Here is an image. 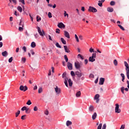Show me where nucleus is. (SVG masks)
I'll return each instance as SVG.
<instances>
[{"instance_id": "63", "label": "nucleus", "mask_w": 129, "mask_h": 129, "mask_svg": "<svg viewBox=\"0 0 129 129\" xmlns=\"http://www.w3.org/2000/svg\"><path fill=\"white\" fill-rule=\"evenodd\" d=\"M120 76L122 77V78H125V77L124 76V74H121Z\"/></svg>"}, {"instance_id": "21", "label": "nucleus", "mask_w": 129, "mask_h": 129, "mask_svg": "<svg viewBox=\"0 0 129 129\" xmlns=\"http://www.w3.org/2000/svg\"><path fill=\"white\" fill-rule=\"evenodd\" d=\"M17 10L20 12V13H22L23 12V8L21 6H18L17 7Z\"/></svg>"}, {"instance_id": "28", "label": "nucleus", "mask_w": 129, "mask_h": 129, "mask_svg": "<svg viewBox=\"0 0 129 129\" xmlns=\"http://www.w3.org/2000/svg\"><path fill=\"white\" fill-rule=\"evenodd\" d=\"M19 26H21L22 28H24V23L22 22V20H20Z\"/></svg>"}, {"instance_id": "44", "label": "nucleus", "mask_w": 129, "mask_h": 129, "mask_svg": "<svg viewBox=\"0 0 129 129\" xmlns=\"http://www.w3.org/2000/svg\"><path fill=\"white\" fill-rule=\"evenodd\" d=\"M55 46H56V47H57V48H61V45H60V44H59V43H58V42H57L56 43Z\"/></svg>"}, {"instance_id": "6", "label": "nucleus", "mask_w": 129, "mask_h": 129, "mask_svg": "<svg viewBox=\"0 0 129 129\" xmlns=\"http://www.w3.org/2000/svg\"><path fill=\"white\" fill-rule=\"evenodd\" d=\"M19 89L21 91H24L25 92V91H27V90H28V87H27V86H24L23 85H21L20 86Z\"/></svg>"}, {"instance_id": "57", "label": "nucleus", "mask_w": 129, "mask_h": 129, "mask_svg": "<svg viewBox=\"0 0 129 129\" xmlns=\"http://www.w3.org/2000/svg\"><path fill=\"white\" fill-rule=\"evenodd\" d=\"M19 1L23 4V5H25V0H19Z\"/></svg>"}, {"instance_id": "4", "label": "nucleus", "mask_w": 129, "mask_h": 129, "mask_svg": "<svg viewBox=\"0 0 129 129\" xmlns=\"http://www.w3.org/2000/svg\"><path fill=\"white\" fill-rule=\"evenodd\" d=\"M89 12L92 13H97V9L93 7L90 6L88 9Z\"/></svg>"}, {"instance_id": "13", "label": "nucleus", "mask_w": 129, "mask_h": 129, "mask_svg": "<svg viewBox=\"0 0 129 129\" xmlns=\"http://www.w3.org/2000/svg\"><path fill=\"white\" fill-rule=\"evenodd\" d=\"M63 48H64L65 52H66V53H70V50L68 49L67 46H63Z\"/></svg>"}, {"instance_id": "1", "label": "nucleus", "mask_w": 129, "mask_h": 129, "mask_svg": "<svg viewBox=\"0 0 129 129\" xmlns=\"http://www.w3.org/2000/svg\"><path fill=\"white\" fill-rule=\"evenodd\" d=\"M95 58H96V53H93L92 56H90L89 58V62H94L95 61Z\"/></svg>"}, {"instance_id": "9", "label": "nucleus", "mask_w": 129, "mask_h": 129, "mask_svg": "<svg viewBox=\"0 0 129 129\" xmlns=\"http://www.w3.org/2000/svg\"><path fill=\"white\" fill-rule=\"evenodd\" d=\"M105 80V79L103 78H100L99 84L100 85H103Z\"/></svg>"}, {"instance_id": "61", "label": "nucleus", "mask_w": 129, "mask_h": 129, "mask_svg": "<svg viewBox=\"0 0 129 129\" xmlns=\"http://www.w3.org/2000/svg\"><path fill=\"white\" fill-rule=\"evenodd\" d=\"M98 6H99V7H102V3H101H101H99L98 4Z\"/></svg>"}, {"instance_id": "46", "label": "nucleus", "mask_w": 129, "mask_h": 129, "mask_svg": "<svg viewBox=\"0 0 129 129\" xmlns=\"http://www.w3.org/2000/svg\"><path fill=\"white\" fill-rule=\"evenodd\" d=\"M9 63H12V62H13V57H11L9 59Z\"/></svg>"}, {"instance_id": "56", "label": "nucleus", "mask_w": 129, "mask_h": 129, "mask_svg": "<svg viewBox=\"0 0 129 129\" xmlns=\"http://www.w3.org/2000/svg\"><path fill=\"white\" fill-rule=\"evenodd\" d=\"M125 126V125L124 124H122V125H121L120 129H124Z\"/></svg>"}, {"instance_id": "54", "label": "nucleus", "mask_w": 129, "mask_h": 129, "mask_svg": "<svg viewBox=\"0 0 129 129\" xmlns=\"http://www.w3.org/2000/svg\"><path fill=\"white\" fill-rule=\"evenodd\" d=\"M38 110V107L37 106H35L34 108V111H37Z\"/></svg>"}, {"instance_id": "26", "label": "nucleus", "mask_w": 129, "mask_h": 129, "mask_svg": "<svg viewBox=\"0 0 129 129\" xmlns=\"http://www.w3.org/2000/svg\"><path fill=\"white\" fill-rule=\"evenodd\" d=\"M26 113H30L31 112V109L29 108H26V109L25 110Z\"/></svg>"}, {"instance_id": "19", "label": "nucleus", "mask_w": 129, "mask_h": 129, "mask_svg": "<svg viewBox=\"0 0 129 129\" xmlns=\"http://www.w3.org/2000/svg\"><path fill=\"white\" fill-rule=\"evenodd\" d=\"M7 55H8L7 51H5L2 52V55L4 56V57H7Z\"/></svg>"}, {"instance_id": "30", "label": "nucleus", "mask_w": 129, "mask_h": 129, "mask_svg": "<svg viewBox=\"0 0 129 129\" xmlns=\"http://www.w3.org/2000/svg\"><path fill=\"white\" fill-rule=\"evenodd\" d=\"M21 113V111L20 110H18L16 113V117H18L19 116V114Z\"/></svg>"}, {"instance_id": "40", "label": "nucleus", "mask_w": 129, "mask_h": 129, "mask_svg": "<svg viewBox=\"0 0 129 129\" xmlns=\"http://www.w3.org/2000/svg\"><path fill=\"white\" fill-rule=\"evenodd\" d=\"M121 91L123 94L124 93V87H122L121 88Z\"/></svg>"}, {"instance_id": "20", "label": "nucleus", "mask_w": 129, "mask_h": 129, "mask_svg": "<svg viewBox=\"0 0 129 129\" xmlns=\"http://www.w3.org/2000/svg\"><path fill=\"white\" fill-rule=\"evenodd\" d=\"M68 83H69V86L70 87L72 86L73 83L72 82V81H71L70 79L68 80Z\"/></svg>"}, {"instance_id": "23", "label": "nucleus", "mask_w": 129, "mask_h": 129, "mask_svg": "<svg viewBox=\"0 0 129 129\" xmlns=\"http://www.w3.org/2000/svg\"><path fill=\"white\" fill-rule=\"evenodd\" d=\"M126 70V75H127L129 74V66L127 68H125Z\"/></svg>"}, {"instance_id": "5", "label": "nucleus", "mask_w": 129, "mask_h": 129, "mask_svg": "<svg viewBox=\"0 0 129 129\" xmlns=\"http://www.w3.org/2000/svg\"><path fill=\"white\" fill-rule=\"evenodd\" d=\"M54 88L56 94H60L61 93V89L59 87L55 86V87H54Z\"/></svg>"}, {"instance_id": "51", "label": "nucleus", "mask_w": 129, "mask_h": 129, "mask_svg": "<svg viewBox=\"0 0 129 129\" xmlns=\"http://www.w3.org/2000/svg\"><path fill=\"white\" fill-rule=\"evenodd\" d=\"M89 52H90V53H92V52H94V49H93L92 48H91L89 49Z\"/></svg>"}, {"instance_id": "42", "label": "nucleus", "mask_w": 129, "mask_h": 129, "mask_svg": "<svg viewBox=\"0 0 129 129\" xmlns=\"http://www.w3.org/2000/svg\"><path fill=\"white\" fill-rule=\"evenodd\" d=\"M110 5V6H114V5H115V2H114V1H111Z\"/></svg>"}, {"instance_id": "64", "label": "nucleus", "mask_w": 129, "mask_h": 129, "mask_svg": "<svg viewBox=\"0 0 129 129\" xmlns=\"http://www.w3.org/2000/svg\"><path fill=\"white\" fill-rule=\"evenodd\" d=\"M67 16L68 17V14H67L66 11H64V16L66 17Z\"/></svg>"}, {"instance_id": "25", "label": "nucleus", "mask_w": 129, "mask_h": 129, "mask_svg": "<svg viewBox=\"0 0 129 129\" xmlns=\"http://www.w3.org/2000/svg\"><path fill=\"white\" fill-rule=\"evenodd\" d=\"M31 46L32 48H35V47H36V43H35V42H32L31 43Z\"/></svg>"}, {"instance_id": "10", "label": "nucleus", "mask_w": 129, "mask_h": 129, "mask_svg": "<svg viewBox=\"0 0 129 129\" xmlns=\"http://www.w3.org/2000/svg\"><path fill=\"white\" fill-rule=\"evenodd\" d=\"M75 67L76 68V69H80V68H81L80 63L78 62H75Z\"/></svg>"}, {"instance_id": "49", "label": "nucleus", "mask_w": 129, "mask_h": 129, "mask_svg": "<svg viewBox=\"0 0 129 129\" xmlns=\"http://www.w3.org/2000/svg\"><path fill=\"white\" fill-rule=\"evenodd\" d=\"M55 32H56L57 34H60V29H56Z\"/></svg>"}, {"instance_id": "50", "label": "nucleus", "mask_w": 129, "mask_h": 129, "mask_svg": "<svg viewBox=\"0 0 129 129\" xmlns=\"http://www.w3.org/2000/svg\"><path fill=\"white\" fill-rule=\"evenodd\" d=\"M106 124H104L103 125V126H102V129H106Z\"/></svg>"}, {"instance_id": "32", "label": "nucleus", "mask_w": 129, "mask_h": 129, "mask_svg": "<svg viewBox=\"0 0 129 129\" xmlns=\"http://www.w3.org/2000/svg\"><path fill=\"white\" fill-rule=\"evenodd\" d=\"M26 104H27V105H31V104H32V102H31V100H28V101L26 103Z\"/></svg>"}, {"instance_id": "11", "label": "nucleus", "mask_w": 129, "mask_h": 129, "mask_svg": "<svg viewBox=\"0 0 129 129\" xmlns=\"http://www.w3.org/2000/svg\"><path fill=\"white\" fill-rule=\"evenodd\" d=\"M64 35L66 38H68V39H70V34H69V32L64 31Z\"/></svg>"}, {"instance_id": "39", "label": "nucleus", "mask_w": 129, "mask_h": 129, "mask_svg": "<svg viewBox=\"0 0 129 129\" xmlns=\"http://www.w3.org/2000/svg\"><path fill=\"white\" fill-rule=\"evenodd\" d=\"M48 17L50 19H51V18H52V13H51V12H48Z\"/></svg>"}, {"instance_id": "55", "label": "nucleus", "mask_w": 129, "mask_h": 129, "mask_svg": "<svg viewBox=\"0 0 129 129\" xmlns=\"http://www.w3.org/2000/svg\"><path fill=\"white\" fill-rule=\"evenodd\" d=\"M34 37L35 39H37V38H39V35H38V33H36L35 35H34Z\"/></svg>"}, {"instance_id": "38", "label": "nucleus", "mask_w": 129, "mask_h": 129, "mask_svg": "<svg viewBox=\"0 0 129 129\" xmlns=\"http://www.w3.org/2000/svg\"><path fill=\"white\" fill-rule=\"evenodd\" d=\"M26 60H27V59L25 57L22 58V61L23 62V63H26Z\"/></svg>"}, {"instance_id": "3", "label": "nucleus", "mask_w": 129, "mask_h": 129, "mask_svg": "<svg viewBox=\"0 0 129 129\" xmlns=\"http://www.w3.org/2000/svg\"><path fill=\"white\" fill-rule=\"evenodd\" d=\"M121 111V110H120V109H119V105H118V104H115V112H116V113H120V112Z\"/></svg>"}, {"instance_id": "31", "label": "nucleus", "mask_w": 129, "mask_h": 129, "mask_svg": "<svg viewBox=\"0 0 129 129\" xmlns=\"http://www.w3.org/2000/svg\"><path fill=\"white\" fill-rule=\"evenodd\" d=\"M43 91V89L42 88V87H40L38 89V93H42Z\"/></svg>"}, {"instance_id": "35", "label": "nucleus", "mask_w": 129, "mask_h": 129, "mask_svg": "<svg viewBox=\"0 0 129 129\" xmlns=\"http://www.w3.org/2000/svg\"><path fill=\"white\" fill-rule=\"evenodd\" d=\"M75 39L77 41V42H79V39L78 38V36H77V34L75 35Z\"/></svg>"}, {"instance_id": "29", "label": "nucleus", "mask_w": 129, "mask_h": 129, "mask_svg": "<svg viewBox=\"0 0 129 129\" xmlns=\"http://www.w3.org/2000/svg\"><path fill=\"white\" fill-rule=\"evenodd\" d=\"M94 99H99V94H97L94 97Z\"/></svg>"}, {"instance_id": "7", "label": "nucleus", "mask_w": 129, "mask_h": 129, "mask_svg": "<svg viewBox=\"0 0 129 129\" xmlns=\"http://www.w3.org/2000/svg\"><path fill=\"white\" fill-rule=\"evenodd\" d=\"M57 27H58V28L60 29H64L65 28V25L63 24V23L60 22L58 24Z\"/></svg>"}, {"instance_id": "36", "label": "nucleus", "mask_w": 129, "mask_h": 129, "mask_svg": "<svg viewBox=\"0 0 129 129\" xmlns=\"http://www.w3.org/2000/svg\"><path fill=\"white\" fill-rule=\"evenodd\" d=\"M102 127V123H100L98 126L97 129H101Z\"/></svg>"}, {"instance_id": "53", "label": "nucleus", "mask_w": 129, "mask_h": 129, "mask_svg": "<svg viewBox=\"0 0 129 129\" xmlns=\"http://www.w3.org/2000/svg\"><path fill=\"white\" fill-rule=\"evenodd\" d=\"M90 78H94V75L92 74H91L89 76Z\"/></svg>"}, {"instance_id": "33", "label": "nucleus", "mask_w": 129, "mask_h": 129, "mask_svg": "<svg viewBox=\"0 0 129 129\" xmlns=\"http://www.w3.org/2000/svg\"><path fill=\"white\" fill-rule=\"evenodd\" d=\"M113 63L115 66H117V60L116 59H114L113 61Z\"/></svg>"}, {"instance_id": "8", "label": "nucleus", "mask_w": 129, "mask_h": 129, "mask_svg": "<svg viewBox=\"0 0 129 129\" xmlns=\"http://www.w3.org/2000/svg\"><path fill=\"white\" fill-rule=\"evenodd\" d=\"M68 68L69 70H72L73 69V66L70 62H68Z\"/></svg>"}, {"instance_id": "59", "label": "nucleus", "mask_w": 129, "mask_h": 129, "mask_svg": "<svg viewBox=\"0 0 129 129\" xmlns=\"http://www.w3.org/2000/svg\"><path fill=\"white\" fill-rule=\"evenodd\" d=\"M4 45L3 42H0V48H2Z\"/></svg>"}, {"instance_id": "45", "label": "nucleus", "mask_w": 129, "mask_h": 129, "mask_svg": "<svg viewBox=\"0 0 129 129\" xmlns=\"http://www.w3.org/2000/svg\"><path fill=\"white\" fill-rule=\"evenodd\" d=\"M26 109H27V107L26 106H24L21 108V110H22V111H24V110H26Z\"/></svg>"}, {"instance_id": "62", "label": "nucleus", "mask_w": 129, "mask_h": 129, "mask_svg": "<svg viewBox=\"0 0 129 129\" xmlns=\"http://www.w3.org/2000/svg\"><path fill=\"white\" fill-rule=\"evenodd\" d=\"M98 82V77L95 80V84H97V83Z\"/></svg>"}, {"instance_id": "17", "label": "nucleus", "mask_w": 129, "mask_h": 129, "mask_svg": "<svg viewBox=\"0 0 129 129\" xmlns=\"http://www.w3.org/2000/svg\"><path fill=\"white\" fill-rule=\"evenodd\" d=\"M89 110L91 112L93 111V110H94V107H93V105H90L89 108Z\"/></svg>"}, {"instance_id": "52", "label": "nucleus", "mask_w": 129, "mask_h": 129, "mask_svg": "<svg viewBox=\"0 0 129 129\" xmlns=\"http://www.w3.org/2000/svg\"><path fill=\"white\" fill-rule=\"evenodd\" d=\"M23 50L24 51V52H27V47H26V46H24L22 48Z\"/></svg>"}, {"instance_id": "60", "label": "nucleus", "mask_w": 129, "mask_h": 129, "mask_svg": "<svg viewBox=\"0 0 129 129\" xmlns=\"http://www.w3.org/2000/svg\"><path fill=\"white\" fill-rule=\"evenodd\" d=\"M81 11H82V12H84L85 11V8H84V7H82Z\"/></svg>"}, {"instance_id": "15", "label": "nucleus", "mask_w": 129, "mask_h": 129, "mask_svg": "<svg viewBox=\"0 0 129 129\" xmlns=\"http://www.w3.org/2000/svg\"><path fill=\"white\" fill-rule=\"evenodd\" d=\"M97 116V113H96V112H94L92 116V119H93V120L95 119V118H96Z\"/></svg>"}, {"instance_id": "58", "label": "nucleus", "mask_w": 129, "mask_h": 129, "mask_svg": "<svg viewBox=\"0 0 129 129\" xmlns=\"http://www.w3.org/2000/svg\"><path fill=\"white\" fill-rule=\"evenodd\" d=\"M62 78H64V77H66V73H64L62 75Z\"/></svg>"}, {"instance_id": "2", "label": "nucleus", "mask_w": 129, "mask_h": 129, "mask_svg": "<svg viewBox=\"0 0 129 129\" xmlns=\"http://www.w3.org/2000/svg\"><path fill=\"white\" fill-rule=\"evenodd\" d=\"M37 31L39 34L40 36H43L45 35V32L43 30L41 29V28L37 27Z\"/></svg>"}, {"instance_id": "43", "label": "nucleus", "mask_w": 129, "mask_h": 129, "mask_svg": "<svg viewBox=\"0 0 129 129\" xmlns=\"http://www.w3.org/2000/svg\"><path fill=\"white\" fill-rule=\"evenodd\" d=\"M37 22H40L41 21V17H39V16H37L36 17Z\"/></svg>"}, {"instance_id": "41", "label": "nucleus", "mask_w": 129, "mask_h": 129, "mask_svg": "<svg viewBox=\"0 0 129 129\" xmlns=\"http://www.w3.org/2000/svg\"><path fill=\"white\" fill-rule=\"evenodd\" d=\"M19 30L20 32H23V31H24V28H23V27H19Z\"/></svg>"}, {"instance_id": "16", "label": "nucleus", "mask_w": 129, "mask_h": 129, "mask_svg": "<svg viewBox=\"0 0 129 129\" xmlns=\"http://www.w3.org/2000/svg\"><path fill=\"white\" fill-rule=\"evenodd\" d=\"M107 12H108L109 13H112V12H113V8H107Z\"/></svg>"}, {"instance_id": "48", "label": "nucleus", "mask_w": 129, "mask_h": 129, "mask_svg": "<svg viewBox=\"0 0 129 129\" xmlns=\"http://www.w3.org/2000/svg\"><path fill=\"white\" fill-rule=\"evenodd\" d=\"M26 116H27L26 115H22V116H21V119H23V120L25 119L26 118H25V117H26Z\"/></svg>"}, {"instance_id": "24", "label": "nucleus", "mask_w": 129, "mask_h": 129, "mask_svg": "<svg viewBox=\"0 0 129 129\" xmlns=\"http://www.w3.org/2000/svg\"><path fill=\"white\" fill-rule=\"evenodd\" d=\"M61 41L63 45H66V40H64V38H61Z\"/></svg>"}, {"instance_id": "22", "label": "nucleus", "mask_w": 129, "mask_h": 129, "mask_svg": "<svg viewBox=\"0 0 129 129\" xmlns=\"http://www.w3.org/2000/svg\"><path fill=\"white\" fill-rule=\"evenodd\" d=\"M67 126H69V125H71L72 124V122L69 120H68L66 123Z\"/></svg>"}, {"instance_id": "27", "label": "nucleus", "mask_w": 129, "mask_h": 129, "mask_svg": "<svg viewBox=\"0 0 129 129\" xmlns=\"http://www.w3.org/2000/svg\"><path fill=\"white\" fill-rule=\"evenodd\" d=\"M118 27H119V28H120V29H121V30H122V31H124L125 29H124V28H123V27H122L121 25L118 24Z\"/></svg>"}, {"instance_id": "37", "label": "nucleus", "mask_w": 129, "mask_h": 129, "mask_svg": "<svg viewBox=\"0 0 129 129\" xmlns=\"http://www.w3.org/2000/svg\"><path fill=\"white\" fill-rule=\"evenodd\" d=\"M64 58L66 60V62H68V57H67V55H64Z\"/></svg>"}, {"instance_id": "14", "label": "nucleus", "mask_w": 129, "mask_h": 129, "mask_svg": "<svg viewBox=\"0 0 129 129\" xmlns=\"http://www.w3.org/2000/svg\"><path fill=\"white\" fill-rule=\"evenodd\" d=\"M76 97H80L81 96V92L80 91H79L77 92L76 94Z\"/></svg>"}, {"instance_id": "18", "label": "nucleus", "mask_w": 129, "mask_h": 129, "mask_svg": "<svg viewBox=\"0 0 129 129\" xmlns=\"http://www.w3.org/2000/svg\"><path fill=\"white\" fill-rule=\"evenodd\" d=\"M64 80H65L64 84H65L66 86H67V87H68V83H67V81L68 80V78L66 77L64 78Z\"/></svg>"}, {"instance_id": "47", "label": "nucleus", "mask_w": 129, "mask_h": 129, "mask_svg": "<svg viewBox=\"0 0 129 129\" xmlns=\"http://www.w3.org/2000/svg\"><path fill=\"white\" fill-rule=\"evenodd\" d=\"M71 75L72 76H75V73H74V72L73 71H71Z\"/></svg>"}, {"instance_id": "34", "label": "nucleus", "mask_w": 129, "mask_h": 129, "mask_svg": "<svg viewBox=\"0 0 129 129\" xmlns=\"http://www.w3.org/2000/svg\"><path fill=\"white\" fill-rule=\"evenodd\" d=\"M124 66L125 67V68H126L127 67H129L128 63H127V62L125 61H124Z\"/></svg>"}, {"instance_id": "12", "label": "nucleus", "mask_w": 129, "mask_h": 129, "mask_svg": "<svg viewBox=\"0 0 129 129\" xmlns=\"http://www.w3.org/2000/svg\"><path fill=\"white\" fill-rule=\"evenodd\" d=\"M75 74L76 75H77L78 76V77H81V76H82V73L78 72V71H77L76 73H75Z\"/></svg>"}]
</instances>
